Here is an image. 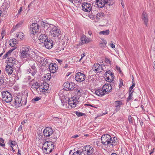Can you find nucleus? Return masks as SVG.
Returning <instances> with one entry per match:
<instances>
[{"instance_id": "62", "label": "nucleus", "mask_w": 155, "mask_h": 155, "mask_svg": "<svg viewBox=\"0 0 155 155\" xmlns=\"http://www.w3.org/2000/svg\"><path fill=\"white\" fill-rule=\"evenodd\" d=\"M10 141H11V145H12L11 146H12L13 147L15 145L16 143L15 142H14V143H13V141L12 140H11Z\"/></svg>"}, {"instance_id": "5", "label": "nucleus", "mask_w": 155, "mask_h": 155, "mask_svg": "<svg viewBox=\"0 0 155 155\" xmlns=\"http://www.w3.org/2000/svg\"><path fill=\"white\" fill-rule=\"evenodd\" d=\"M111 139V136L108 134H104L101 137V143L105 146L107 145L110 143Z\"/></svg>"}, {"instance_id": "58", "label": "nucleus", "mask_w": 155, "mask_h": 155, "mask_svg": "<svg viewBox=\"0 0 155 155\" xmlns=\"http://www.w3.org/2000/svg\"><path fill=\"white\" fill-rule=\"evenodd\" d=\"M22 11V7H21L20 8V9L18 11V14H21Z\"/></svg>"}, {"instance_id": "11", "label": "nucleus", "mask_w": 155, "mask_h": 155, "mask_svg": "<svg viewBox=\"0 0 155 155\" xmlns=\"http://www.w3.org/2000/svg\"><path fill=\"white\" fill-rule=\"evenodd\" d=\"M92 5L89 3L84 2L82 4V9L86 12H89L92 10Z\"/></svg>"}, {"instance_id": "19", "label": "nucleus", "mask_w": 155, "mask_h": 155, "mask_svg": "<svg viewBox=\"0 0 155 155\" xmlns=\"http://www.w3.org/2000/svg\"><path fill=\"white\" fill-rule=\"evenodd\" d=\"M147 13L144 12H143L142 15V19L143 21V23L146 26H147V23L148 21Z\"/></svg>"}, {"instance_id": "14", "label": "nucleus", "mask_w": 155, "mask_h": 155, "mask_svg": "<svg viewBox=\"0 0 155 155\" xmlns=\"http://www.w3.org/2000/svg\"><path fill=\"white\" fill-rule=\"evenodd\" d=\"M18 62L17 60L14 57H11L8 58V64L10 66L15 67Z\"/></svg>"}, {"instance_id": "22", "label": "nucleus", "mask_w": 155, "mask_h": 155, "mask_svg": "<svg viewBox=\"0 0 155 155\" xmlns=\"http://www.w3.org/2000/svg\"><path fill=\"white\" fill-rule=\"evenodd\" d=\"M28 72L31 73L33 76H34L37 72L36 68L35 66H32L27 70Z\"/></svg>"}, {"instance_id": "6", "label": "nucleus", "mask_w": 155, "mask_h": 155, "mask_svg": "<svg viewBox=\"0 0 155 155\" xmlns=\"http://www.w3.org/2000/svg\"><path fill=\"white\" fill-rule=\"evenodd\" d=\"M23 97H22L20 96H17L15 97L14 103L15 107H18L22 105L24 101H23Z\"/></svg>"}, {"instance_id": "25", "label": "nucleus", "mask_w": 155, "mask_h": 155, "mask_svg": "<svg viewBox=\"0 0 155 155\" xmlns=\"http://www.w3.org/2000/svg\"><path fill=\"white\" fill-rule=\"evenodd\" d=\"M48 39L47 36L45 34L40 35L38 38V39L41 43H44Z\"/></svg>"}, {"instance_id": "57", "label": "nucleus", "mask_w": 155, "mask_h": 155, "mask_svg": "<svg viewBox=\"0 0 155 155\" xmlns=\"http://www.w3.org/2000/svg\"><path fill=\"white\" fill-rule=\"evenodd\" d=\"M18 28L17 27L16 25L15 26H14L12 28V29L11 30V32H13L14 31L16 30Z\"/></svg>"}, {"instance_id": "8", "label": "nucleus", "mask_w": 155, "mask_h": 155, "mask_svg": "<svg viewBox=\"0 0 155 155\" xmlns=\"http://www.w3.org/2000/svg\"><path fill=\"white\" fill-rule=\"evenodd\" d=\"M104 76L106 77V81L109 82L114 81V74L110 70L107 71L104 74Z\"/></svg>"}, {"instance_id": "46", "label": "nucleus", "mask_w": 155, "mask_h": 155, "mask_svg": "<svg viewBox=\"0 0 155 155\" xmlns=\"http://www.w3.org/2000/svg\"><path fill=\"white\" fill-rule=\"evenodd\" d=\"M4 140L2 138L0 137V142L2 143H0V146H2L4 147L5 146V143H4Z\"/></svg>"}, {"instance_id": "3", "label": "nucleus", "mask_w": 155, "mask_h": 155, "mask_svg": "<svg viewBox=\"0 0 155 155\" xmlns=\"http://www.w3.org/2000/svg\"><path fill=\"white\" fill-rule=\"evenodd\" d=\"M39 25L37 23H33L30 27V33L33 35L39 33Z\"/></svg>"}, {"instance_id": "43", "label": "nucleus", "mask_w": 155, "mask_h": 155, "mask_svg": "<svg viewBox=\"0 0 155 155\" xmlns=\"http://www.w3.org/2000/svg\"><path fill=\"white\" fill-rule=\"evenodd\" d=\"M82 153L81 150H77L73 153L72 155H82Z\"/></svg>"}, {"instance_id": "37", "label": "nucleus", "mask_w": 155, "mask_h": 155, "mask_svg": "<svg viewBox=\"0 0 155 155\" xmlns=\"http://www.w3.org/2000/svg\"><path fill=\"white\" fill-rule=\"evenodd\" d=\"M36 60L38 62L41 64L42 61H43V60H45V58L43 57H41V56L38 55L36 57Z\"/></svg>"}, {"instance_id": "26", "label": "nucleus", "mask_w": 155, "mask_h": 155, "mask_svg": "<svg viewBox=\"0 0 155 155\" xmlns=\"http://www.w3.org/2000/svg\"><path fill=\"white\" fill-rule=\"evenodd\" d=\"M48 84L47 83L45 82L43 84L42 87H41L39 89L41 92H45L46 91H47L48 90Z\"/></svg>"}, {"instance_id": "38", "label": "nucleus", "mask_w": 155, "mask_h": 155, "mask_svg": "<svg viewBox=\"0 0 155 155\" xmlns=\"http://www.w3.org/2000/svg\"><path fill=\"white\" fill-rule=\"evenodd\" d=\"M104 16V14L103 12H100L97 14L96 16V18L97 19H99L103 17Z\"/></svg>"}, {"instance_id": "33", "label": "nucleus", "mask_w": 155, "mask_h": 155, "mask_svg": "<svg viewBox=\"0 0 155 155\" xmlns=\"http://www.w3.org/2000/svg\"><path fill=\"white\" fill-rule=\"evenodd\" d=\"M75 101L78 102L77 100L76 99V97H73L71 98V99H69L68 101V104L70 105H72L73 103H74Z\"/></svg>"}, {"instance_id": "53", "label": "nucleus", "mask_w": 155, "mask_h": 155, "mask_svg": "<svg viewBox=\"0 0 155 155\" xmlns=\"http://www.w3.org/2000/svg\"><path fill=\"white\" fill-rule=\"evenodd\" d=\"M41 98L39 97H37L35 98L32 99V101H38L39 100H40Z\"/></svg>"}, {"instance_id": "44", "label": "nucleus", "mask_w": 155, "mask_h": 155, "mask_svg": "<svg viewBox=\"0 0 155 155\" xmlns=\"http://www.w3.org/2000/svg\"><path fill=\"white\" fill-rule=\"evenodd\" d=\"M115 106H120L121 105H122V103L121 101H115Z\"/></svg>"}, {"instance_id": "28", "label": "nucleus", "mask_w": 155, "mask_h": 155, "mask_svg": "<svg viewBox=\"0 0 155 155\" xmlns=\"http://www.w3.org/2000/svg\"><path fill=\"white\" fill-rule=\"evenodd\" d=\"M114 0H105V4L106 7L107 8L108 6H111L114 4Z\"/></svg>"}, {"instance_id": "17", "label": "nucleus", "mask_w": 155, "mask_h": 155, "mask_svg": "<svg viewBox=\"0 0 155 155\" xmlns=\"http://www.w3.org/2000/svg\"><path fill=\"white\" fill-rule=\"evenodd\" d=\"M45 48L48 49L51 48L53 45V41L51 39H48L44 43Z\"/></svg>"}, {"instance_id": "16", "label": "nucleus", "mask_w": 155, "mask_h": 155, "mask_svg": "<svg viewBox=\"0 0 155 155\" xmlns=\"http://www.w3.org/2000/svg\"><path fill=\"white\" fill-rule=\"evenodd\" d=\"M103 67H105V66H102L99 64H94L93 68L94 70L97 73H98L101 72L102 70H104V69Z\"/></svg>"}, {"instance_id": "4", "label": "nucleus", "mask_w": 155, "mask_h": 155, "mask_svg": "<svg viewBox=\"0 0 155 155\" xmlns=\"http://www.w3.org/2000/svg\"><path fill=\"white\" fill-rule=\"evenodd\" d=\"M2 97L3 100L7 103L11 102L12 100V96L8 92L5 91L2 93Z\"/></svg>"}, {"instance_id": "50", "label": "nucleus", "mask_w": 155, "mask_h": 155, "mask_svg": "<svg viewBox=\"0 0 155 155\" xmlns=\"http://www.w3.org/2000/svg\"><path fill=\"white\" fill-rule=\"evenodd\" d=\"M6 35V33L4 30H2L1 33V36L2 37L1 39L2 40L4 36Z\"/></svg>"}, {"instance_id": "59", "label": "nucleus", "mask_w": 155, "mask_h": 155, "mask_svg": "<svg viewBox=\"0 0 155 155\" xmlns=\"http://www.w3.org/2000/svg\"><path fill=\"white\" fill-rule=\"evenodd\" d=\"M105 61L106 62H109L110 64L111 62V61H110V59L107 58H105Z\"/></svg>"}, {"instance_id": "35", "label": "nucleus", "mask_w": 155, "mask_h": 155, "mask_svg": "<svg viewBox=\"0 0 155 155\" xmlns=\"http://www.w3.org/2000/svg\"><path fill=\"white\" fill-rule=\"evenodd\" d=\"M58 137V135L54 134L50 138L51 140V141H52L53 143H54V142H56V140Z\"/></svg>"}, {"instance_id": "32", "label": "nucleus", "mask_w": 155, "mask_h": 155, "mask_svg": "<svg viewBox=\"0 0 155 155\" xmlns=\"http://www.w3.org/2000/svg\"><path fill=\"white\" fill-rule=\"evenodd\" d=\"M9 42H10L9 45L12 47H14L17 43V41L16 39L13 38L11 39L9 41Z\"/></svg>"}, {"instance_id": "52", "label": "nucleus", "mask_w": 155, "mask_h": 155, "mask_svg": "<svg viewBox=\"0 0 155 155\" xmlns=\"http://www.w3.org/2000/svg\"><path fill=\"white\" fill-rule=\"evenodd\" d=\"M82 0H74V2L76 3H78V5H80L82 2Z\"/></svg>"}, {"instance_id": "45", "label": "nucleus", "mask_w": 155, "mask_h": 155, "mask_svg": "<svg viewBox=\"0 0 155 155\" xmlns=\"http://www.w3.org/2000/svg\"><path fill=\"white\" fill-rule=\"evenodd\" d=\"M31 55H33V57H30L31 58H35V57H36L38 55V53L37 52L34 51L32 49V51H31Z\"/></svg>"}, {"instance_id": "7", "label": "nucleus", "mask_w": 155, "mask_h": 155, "mask_svg": "<svg viewBox=\"0 0 155 155\" xmlns=\"http://www.w3.org/2000/svg\"><path fill=\"white\" fill-rule=\"evenodd\" d=\"M94 149L90 145H87L84 146L82 149V152L85 155H90L93 152Z\"/></svg>"}, {"instance_id": "34", "label": "nucleus", "mask_w": 155, "mask_h": 155, "mask_svg": "<svg viewBox=\"0 0 155 155\" xmlns=\"http://www.w3.org/2000/svg\"><path fill=\"white\" fill-rule=\"evenodd\" d=\"M81 39V44L86 43L87 42V38L84 35L82 36Z\"/></svg>"}, {"instance_id": "9", "label": "nucleus", "mask_w": 155, "mask_h": 155, "mask_svg": "<svg viewBox=\"0 0 155 155\" xmlns=\"http://www.w3.org/2000/svg\"><path fill=\"white\" fill-rule=\"evenodd\" d=\"M61 31L58 28L54 32L51 33V35L52 37H54V39H56L55 40L56 41L58 42L60 41L61 37Z\"/></svg>"}, {"instance_id": "1", "label": "nucleus", "mask_w": 155, "mask_h": 155, "mask_svg": "<svg viewBox=\"0 0 155 155\" xmlns=\"http://www.w3.org/2000/svg\"><path fill=\"white\" fill-rule=\"evenodd\" d=\"M54 146L52 141H45L42 146V150L44 153H50L54 149Z\"/></svg>"}, {"instance_id": "21", "label": "nucleus", "mask_w": 155, "mask_h": 155, "mask_svg": "<svg viewBox=\"0 0 155 155\" xmlns=\"http://www.w3.org/2000/svg\"><path fill=\"white\" fill-rule=\"evenodd\" d=\"M95 93L96 95L100 97H102L106 94L102 87V88H101L96 90L95 91Z\"/></svg>"}, {"instance_id": "40", "label": "nucleus", "mask_w": 155, "mask_h": 155, "mask_svg": "<svg viewBox=\"0 0 155 155\" xmlns=\"http://www.w3.org/2000/svg\"><path fill=\"white\" fill-rule=\"evenodd\" d=\"M49 68L50 71H52V72H54V71H53V70L55 71L56 68V67L54 66V64H50L49 65Z\"/></svg>"}, {"instance_id": "42", "label": "nucleus", "mask_w": 155, "mask_h": 155, "mask_svg": "<svg viewBox=\"0 0 155 155\" xmlns=\"http://www.w3.org/2000/svg\"><path fill=\"white\" fill-rule=\"evenodd\" d=\"M133 92H129V95L128 97H127V101H130L132 98V96L133 95Z\"/></svg>"}, {"instance_id": "18", "label": "nucleus", "mask_w": 155, "mask_h": 155, "mask_svg": "<svg viewBox=\"0 0 155 155\" xmlns=\"http://www.w3.org/2000/svg\"><path fill=\"white\" fill-rule=\"evenodd\" d=\"M102 88L106 94H107L108 93L111 92L112 89V85H110L109 84H106L104 85L102 87Z\"/></svg>"}, {"instance_id": "41", "label": "nucleus", "mask_w": 155, "mask_h": 155, "mask_svg": "<svg viewBox=\"0 0 155 155\" xmlns=\"http://www.w3.org/2000/svg\"><path fill=\"white\" fill-rule=\"evenodd\" d=\"M135 83L134 82V79H133V81H132V85L129 88V92H134L133 91H132V90L133 88L135 87Z\"/></svg>"}, {"instance_id": "39", "label": "nucleus", "mask_w": 155, "mask_h": 155, "mask_svg": "<svg viewBox=\"0 0 155 155\" xmlns=\"http://www.w3.org/2000/svg\"><path fill=\"white\" fill-rule=\"evenodd\" d=\"M109 29L106 30L105 31H100L99 33L100 35H108L109 33Z\"/></svg>"}, {"instance_id": "60", "label": "nucleus", "mask_w": 155, "mask_h": 155, "mask_svg": "<svg viewBox=\"0 0 155 155\" xmlns=\"http://www.w3.org/2000/svg\"><path fill=\"white\" fill-rule=\"evenodd\" d=\"M128 120L130 123L132 122V118L130 115L128 116Z\"/></svg>"}, {"instance_id": "27", "label": "nucleus", "mask_w": 155, "mask_h": 155, "mask_svg": "<svg viewBox=\"0 0 155 155\" xmlns=\"http://www.w3.org/2000/svg\"><path fill=\"white\" fill-rule=\"evenodd\" d=\"M111 137V139L110 141V145L112 146H115L117 144V138L116 137H113V138Z\"/></svg>"}, {"instance_id": "54", "label": "nucleus", "mask_w": 155, "mask_h": 155, "mask_svg": "<svg viewBox=\"0 0 155 155\" xmlns=\"http://www.w3.org/2000/svg\"><path fill=\"white\" fill-rule=\"evenodd\" d=\"M23 22L22 21H21L19 22L18 24H17L16 25L17 27L18 28H19V27L21 26L22 24H23Z\"/></svg>"}, {"instance_id": "48", "label": "nucleus", "mask_w": 155, "mask_h": 155, "mask_svg": "<svg viewBox=\"0 0 155 155\" xmlns=\"http://www.w3.org/2000/svg\"><path fill=\"white\" fill-rule=\"evenodd\" d=\"M43 60V61H42V62H41V63L43 65H46L48 63V59L45 58V60Z\"/></svg>"}, {"instance_id": "30", "label": "nucleus", "mask_w": 155, "mask_h": 155, "mask_svg": "<svg viewBox=\"0 0 155 155\" xmlns=\"http://www.w3.org/2000/svg\"><path fill=\"white\" fill-rule=\"evenodd\" d=\"M107 43V41L106 40H102L100 41L99 44V46L101 48H105L106 47V44Z\"/></svg>"}, {"instance_id": "13", "label": "nucleus", "mask_w": 155, "mask_h": 155, "mask_svg": "<svg viewBox=\"0 0 155 155\" xmlns=\"http://www.w3.org/2000/svg\"><path fill=\"white\" fill-rule=\"evenodd\" d=\"M63 85L66 91H72L75 89L74 84L72 82H67L64 83Z\"/></svg>"}, {"instance_id": "10", "label": "nucleus", "mask_w": 155, "mask_h": 155, "mask_svg": "<svg viewBox=\"0 0 155 155\" xmlns=\"http://www.w3.org/2000/svg\"><path fill=\"white\" fill-rule=\"evenodd\" d=\"M28 84L31 89L34 91H37L40 87V84L35 80L33 79Z\"/></svg>"}, {"instance_id": "63", "label": "nucleus", "mask_w": 155, "mask_h": 155, "mask_svg": "<svg viewBox=\"0 0 155 155\" xmlns=\"http://www.w3.org/2000/svg\"><path fill=\"white\" fill-rule=\"evenodd\" d=\"M57 61L60 64H61L62 62V60L61 59H56Z\"/></svg>"}, {"instance_id": "64", "label": "nucleus", "mask_w": 155, "mask_h": 155, "mask_svg": "<svg viewBox=\"0 0 155 155\" xmlns=\"http://www.w3.org/2000/svg\"><path fill=\"white\" fill-rule=\"evenodd\" d=\"M110 45L111 47L112 48H115V46L114 45L113 43H110Z\"/></svg>"}, {"instance_id": "15", "label": "nucleus", "mask_w": 155, "mask_h": 155, "mask_svg": "<svg viewBox=\"0 0 155 155\" xmlns=\"http://www.w3.org/2000/svg\"><path fill=\"white\" fill-rule=\"evenodd\" d=\"M53 132V129L49 127H46L43 131L44 135L46 137H49Z\"/></svg>"}, {"instance_id": "20", "label": "nucleus", "mask_w": 155, "mask_h": 155, "mask_svg": "<svg viewBox=\"0 0 155 155\" xmlns=\"http://www.w3.org/2000/svg\"><path fill=\"white\" fill-rule=\"evenodd\" d=\"M58 28V26L50 24L49 25V26L48 27L47 30L49 31V32L51 34V33H52L53 32H54V31L56 30Z\"/></svg>"}, {"instance_id": "51", "label": "nucleus", "mask_w": 155, "mask_h": 155, "mask_svg": "<svg viewBox=\"0 0 155 155\" xmlns=\"http://www.w3.org/2000/svg\"><path fill=\"white\" fill-rule=\"evenodd\" d=\"M120 107H121L120 106H115L116 109L114 111V112H115V113L117 112L119 110Z\"/></svg>"}, {"instance_id": "29", "label": "nucleus", "mask_w": 155, "mask_h": 155, "mask_svg": "<svg viewBox=\"0 0 155 155\" xmlns=\"http://www.w3.org/2000/svg\"><path fill=\"white\" fill-rule=\"evenodd\" d=\"M5 74H2L0 76V86L2 85L5 82Z\"/></svg>"}, {"instance_id": "56", "label": "nucleus", "mask_w": 155, "mask_h": 155, "mask_svg": "<svg viewBox=\"0 0 155 155\" xmlns=\"http://www.w3.org/2000/svg\"><path fill=\"white\" fill-rule=\"evenodd\" d=\"M116 68L117 71H119V72L120 73H122V71L120 69V67H119L117 66H116Z\"/></svg>"}, {"instance_id": "36", "label": "nucleus", "mask_w": 155, "mask_h": 155, "mask_svg": "<svg viewBox=\"0 0 155 155\" xmlns=\"http://www.w3.org/2000/svg\"><path fill=\"white\" fill-rule=\"evenodd\" d=\"M73 90L75 91V92L77 94V95L78 96H80L81 95V93L80 92V90L79 88L78 87H75Z\"/></svg>"}, {"instance_id": "12", "label": "nucleus", "mask_w": 155, "mask_h": 155, "mask_svg": "<svg viewBox=\"0 0 155 155\" xmlns=\"http://www.w3.org/2000/svg\"><path fill=\"white\" fill-rule=\"evenodd\" d=\"M85 77L84 74L78 72L76 74L75 79L77 81L80 82L84 81L85 80Z\"/></svg>"}, {"instance_id": "49", "label": "nucleus", "mask_w": 155, "mask_h": 155, "mask_svg": "<svg viewBox=\"0 0 155 155\" xmlns=\"http://www.w3.org/2000/svg\"><path fill=\"white\" fill-rule=\"evenodd\" d=\"M10 52V51H8V52H6V54L3 56V59H5L6 58L8 57V55H10L11 54Z\"/></svg>"}, {"instance_id": "31", "label": "nucleus", "mask_w": 155, "mask_h": 155, "mask_svg": "<svg viewBox=\"0 0 155 155\" xmlns=\"http://www.w3.org/2000/svg\"><path fill=\"white\" fill-rule=\"evenodd\" d=\"M24 35L22 32H19L17 33L16 37L18 40H20L23 39L24 38Z\"/></svg>"}, {"instance_id": "61", "label": "nucleus", "mask_w": 155, "mask_h": 155, "mask_svg": "<svg viewBox=\"0 0 155 155\" xmlns=\"http://www.w3.org/2000/svg\"><path fill=\"white\" fill-rule=\"evenodd\" d=\"M110 83H111L110 84V85H112V87H114V86H115V82L113 81L111 82Z\"/></svg>"}, {"instance_id": "24", "label": "nucleus", "mask_w": 155, "mask_h": 155, "mask_svg": "<svg viewBox=\"0 0 155 155\" xmlns=\"http://www.w3.org/2000/svg\"><path fill=\"white\" fill-rule=\"evenodd\" d=\"M14 68L8 64L6 66L5 70L8 75H11L12 74L13 72Z\"/></svg>"}, {"instance_id": "55", "label": "nucleus", "mask_w": 155, "mask_h": 155, "mask_svg": "<svg viewBox=\"0 0 155 155\" xmlns=\"http://www.w3.org/2000/svg\"><path fill=\"white\" fill-rule=\"evenodd\" d=\"M78 102L75 101L74 103L72 104V105L71 104L70 106H71L72 107H75L76 106L77 104H78Z\"/></svg>"}, {"instance_id": "47", "label": "nucleus", "mask_w": 155, "mask_h": 155, "mask_svg": "<svg viewBox=\"0 0 155 155\" xmlns=\"http://www.w3.org/2000/svg\"><path fill=\"white\" fill-rule=\"evenodd\" d=\"M74 113H75L77 116L78 117L82 116L84 114V113H81L78 111H75Z\"/></svg>"}, {"instance_id": "23", "label": "nucleus", "mask_w": 155, "mask_h": 155, "mask_svg": "<svg viewBox=\"0 0 155 155\" xmlns=\"http://www.w3.org/2000/svg\"><path fill=\"white\" fill-rule=\"evenodd\" d=\"M105 0H96L95 3L96 4L99 8H103L104 7L105 4Z\"/></svg>"}, {"instance_id": "2", "label": "nucleus", "mask_w": 155, "mask_h": 155, "mask_svg": "<svg viewBox=\"0 0 155 155\" xmlns=\"http://www.w3.org/2000/svg\"><path fill=\"white\" fill-rule=\"evenodd\" d=\"M32 51V49L29 46H25L23 48L21 54V57L22 58H29L30 57H33L31 55V51Z\"/></svg>"}]
</instances>
